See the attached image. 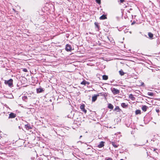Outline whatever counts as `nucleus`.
<instances>
[{"instance_id": "nucleus-1", "label": "nucleus", "mask_w": 160, "mask_h": 160, "mask_svg": "<svg viewBox=\"0 0 160 160\" xmlns=\"http://www.w3.org/2000/svg\"><path fill=\"white\" fill-rule=\"evenodd\" d=\"M13 80L12 79H10L8 80H5V84L8 86L9 87H11L13 85Z\"/></svg>"}, {"instance_id": "nucleus-2", "label": "nucleus", "mask_w": 160, "mask_h": 160, "mask_svg": "<svg viewBox=\"0 0 160 160\" xmlns=\"http://www.w3.org/2000/svg\"><path fill=\"white\" fill-rule=\"evenodd\" d=\"M112 92L114 95H116L119 93V90L114 88H111Z\"/></svg>"}, {"instance_id": "nucleus-3", "label": "nucleus", "mask_w": 160, "mask_h": 160, "mask_svg": "<svg viewBox=\"0 0 160 160\" xmlns=\"http://www.w3.org/2000/svg\"><path fill=\"white\" fill-rule=\"evenodd\" d=\"M65 49L67 51H69L72 50V48L71 45L68 44H67L66 45Z\"/></svg>"}, {"instance_id": "nucleus-4", "label": "nucleus", "mask_w": 160, "mask_h": 160, "mask_svg": "<svg viewBox=\"0 0 160 160\" xmlns=\"http://www.w3.org/2000/svg\"><path fill=\"white\" fill-rule=\"evenodd\" d=\"M85 105L83 104L81 105L80 108L85 113H86L87 112V110L85 109Z\"/></svg>"}, {"instance_id": "nucleus-5", "label": "nucleus", "mask_w": 160, "mask_h": 160, "mask_svg": "<svg viewBox=\"0 0 160 160\" xmlns=\"http://www.w3.org/2000/svg\"><path fill=\"white\" fill-rule=\"evenodd\" d=\"M16 114L13 113L12 112L11 113L9 114V116L8 117L9 118H14L16 117Z\"/></svg>"}, {"instance_id": "nucleus-6", "label": "nucleus", "mask_w": 160, "mask_h": 160, "mask_svg": "<svg viewBox=\"0 0 160 160\" xmlns=\"http://www.w3.org/2000/svg\"><path fill=\"white\" fill-rule=\"evenodd\" d=\"M99 96V95H94L92 98V101L95 102L97 99V97Z\"/></svg>"}, {"instance_id": "nucleus-7", "label": "nucleus", "mask_w": 160, "mask_h": 160, "mask_svg": "<svg viewBox=\"0 0 160 160\" xmlns=\"http://www.w3.org/2000/svg\"><path fill=\"white\" fill-rule=\"evenodd\" d=\"M105 142L103 141L101 142L98 145V147L99 148H101L102 147L104 146V143Z\"/></svg>"}, {"instance_id": "nucleus-8", "label": "nucleus", "mask_w": 160, "mask_h": 160, "mask_svg": "<svg viewBox=\"0 0 160 160\" xmlns=\"http://www.w3.org/2000/svg\"><path fill=\"white\" fill-rule=\"evenodd\" d=\"M148 108V107L146 106V105H144L142 106V110L144 112H145L146 111L147 109Z\"/></svg>"}, {"instance_id": "nucleus-9", "label": "nucleus", "mask_w": 160, "mask_h": 160, "mask_svg": "<svg viewBox=\"0 0 160 160\" xmlns=\"http://www.w3.org/2000/svg\"><path fill=\"white\" fill-rule=\"evenodd\" d=\"M25 128L26 129L28 130H29L32 128L29 125L27 124L25 125Z\"/></svg>"}, {"instance_id": "nucleus-10", "label": "nucleus", "mask_w": 160, "mask_h": 160, "mask_svg": "<svg viewBox=\"0 0 160 160\" xmlns=\"http://www.w3.org/2000/svg\"><path fill=\"white\" fill-rule=\"evenodd\" d=\"M43 91V90L42 88H38L37 89V93H40L42 92Z\"/></svg>"}, {"instance_id": "nucleus-11", "label": "nucleus", "mask_w": 160, "mask_h": 160, "mask_svg": "<svg viewBox=\"0 0 160 160\" xmlns=\"http://www.w3.org/2000/svg\"><path fill=\"white\" fill-rule=\"evenodd\" d=\"M99 18L100 20H103L106 18V17L105 15H103L100 17Z\"/></svg>"}, {"instance_id": "nucleus-12", "label": "nucleus", "mask_w": 160, "mask_h": 160, "mask_svg": "<svg viewBox=\"0 0 160 160\" xmlns=\"http://www.w3.org/2000/svg\"><path fill=\"white\" fill-rule=\"evenodd\" d=\"M148 35L151 39H152L153 37V34L151 32H148Z\"/></svg>"}, {"instance_id": "nucleus-13", "label": "nucleus", "mask_w": 160, "mask_h": 160, "mask_svg": "<svg viewBox=\"0 0 160 160\" xmlns=\"http://www.w3.org/2000/svg\"><path fill=\"white\" fill-rule=\"evenodd\" d=\"M108 76L106 75H104L102 76V79L104 80H107L108 79Z\"/></svg>"}, {"instance_id": "nucleus-14", "label": "nucleus", "mask_w": 160, "mask_h": 160, "mask_svg": "<svg viewBox=\"0 0 160 160\" xmlns=\"http://www.w3.org/2000/svg\"><path fill=\"white\" fill-rule=\"evenodd\" d=\"M108 107L109 108L111 109H112L113 108V105L110 103H109L108 104Z\"/></svg>"}, {"instance_id": "nucleus-15", "label": "nucleus", "mask_w": 160, "mask_h": 160, "mask_svg": "<svg viewBox=\"0 0 160 160\" xmlns=\"http://www.w3.org/2000/svg\"><path fill=\"white\" fill-rule=\"evenodd\" d=\"M136 114H141V111L139 110H137L135 111Z\"/></svg>"}, {"instance_id": "nucleus-16", "label": "nucleus", "mask_w": 160, "mask_h": 160, "mask_svg": "<svg viewBox=\"0 0 160 160\" xmlns=\"http://www.w3.org/2000/svg\"><path fill=\"white\" fill-rule=\"evenodd\" d=\"M112 146L114 147H115V148H117L118 146V145H116L115 144V143L113 142H112Z\"/></svg>"}, {"instance_id": "nucleus-17", "label": "nucleus", "mask_w": 160, "mask_h": 160, "mask_svg": "<svg viewBox=\"0 0 160 160\" xmlns=\"http://www.w3.org/2000/svg\"><path fill=\"white\" fill-rule=\"evenodd\" d=\"M148 94L150 96H152L153 95V92H149L148 93Z\"/></svg>"}, {"instance_id": "nucleus-18", "label": "nucleus", "mask_w": 160, "mask_h": 160, "mask_svg": "<svg viewBox=\"0 0 160 160\" xmlns=\"http://www.w3.org/2000/svg\"><path fill=\"white\" fill-rule=\"evenodd\" d=\"M119 74L121 75L122 76L124 75V73L123 72L122 70H121L119 71Z\"/></svg>"}, {"instance_id": "nucleus-19", "label": "nucleus", "mask_w": 160, "mask_h": 160, "mask_svg": "<svg viewBox=\"0 0 160 160\" xmlns=\"http://www.w3.org/2000/svg\"><path fill=\"white\" fill-rule=\"evenodd\" d=\"M115 111H117L118 110V112H119L120 110V109L119 108V107L118 106H116L115 108L114 109Z\"/></svg>"}, {"instance_id": "nucleus-20", "label": "nucleus", "mask_w": 160, "mask_h": 160, "mask_svg": "<svg viewBox=\"0 0 160 160\" xmlns=\"http://www.w3.org/2000/svg\"><path fill=\"white\" fill-rule=\"evenodd\" d=\"M121 106L123 108H125L127 107L126 104L124 103H122L121 104Z\"/></svg>"}, {"instance_id": "nucleus-21", "label": "nucleus", "mask_w": 160, "mask_h": 160, "mask_svg": "<svg viewBox=\"0 0 160 160\" xmlns=\"http://www.w3.org/2000/svg\"><path fill=\"white\" fill-rule=\"evenodd\" d=\"M140 84L138 85L139 86H143L144 85V83L143 82H140Z\"/></svg>"}, {"instance_id": "nucleus-22", "label": "nucleus", "mask_w": 160, "mask_h": 160, "mask_svg": "<svg viewBox=\"0 0 160 160\" xmlns=\"http://www.w3.org/2000/svg\"><path fill=\"white\" fill-rule=\"evenodd\" d=\"M27 98H28L26 96H24L22 98L23 100H27Z\"/></svg>"}, {"instance_id": "nucleus-23", "label": "nucleus", "mask_w": 160, "mask_h": 160, "mask_svg": "<svg viewBox=\"0 0 160 160\" xmlns=\"http://www.w3.org/2000/svg\"><path fill=\"white\" fill-rule=\"evenodd\" d=\"M105 160H112V159L110 158H106Z\"/></svg>"}, {"instance_id": "nucleus-24", "label": "nucleus", "mask_w": 160, "mask_h": 160, "mask_svg": "<svg viewBox=\"0 0 160 160\" xmlns=\"http://www.w3.org/2000/svg\"><path fill=\"white\" fill-rule=\"evenodd\" d=\"M129 97L131 99H132L133 98H134L133 95L132 94H130Z\"/></svg>"}, {"instance_id": "nucleus-25", "label": "nucleus", "mask_w": 160, "mask_h": 160, "mask_svg": "<svg viewBox=\"0 0 160 160\" xmlns=\"http://www.w3.org/2000/svg\"><path fill=\"white\" fill-rule=\"evenodd\" d=\"M98 4L100 3L101 2V0H96Z\"/></svg>"}, {"instance_id": "nucleus-26", "label": "nucleus", "mask_w": 160, "mask_h": 160, "mask_svg": "<svg viewBox=\"0 0 160 160\" xmlns=\"http://www.w3.org/2000/svg\"><path fill=\"white\" fill-rule=\"evenodd\" d=\"M23 71L25 72H28L27 69L26 68H24L23 69Z\"/></svg>"}, {"instance_id": "nucleus-27", "label": "nucleus", "mask_w": 160, "mask_h": 160, "mask_svg": "<svg viewBox=\"0 0 160 160\" xmlns=\"http://www.w3.org/2000/svg\"><path fill=\"white\" fill-rule=\"evenodd\" d=\"M158 150L156 148H154V151H155V152L158 154V152L157 150Z\"/></svg>"}, {"instance_id": "nucleus-28", "label": "nucleus", "mask_w": 160, "mask_h": 160, "mask_svg": "<svg viewBox=\"0 0 160 160\" xmlns=\"http://www.w3.org/2000/svg\"><path fill=\"white\" fill-rule=\"evenodd\" d=\"M156 112H158V113L159 112V109L158 108H157L156 109Z\"/></svg>"}, {"instance_id": "nucleus-29", "label": "nucleus", "mask_w": 160, "mask_h": 160, "mask_svg": "<svg viewBox=\"0 0 160 160\" xmlns=\"http://www.w3.org/2000/svg\"><path fill=\"white\" fill-rule=\"evenodd\" d=\"M95 24L97 27L98 28H99V26L98 25L96 22L95 23Z\"/></svg>"}, {"instance_id": "nucleus-30", "label": "nucleus", "mask_w": 160, "mask_h": 160, "mask_svg": "<svg viewBox=\"0 0 160 160\" xmlns=\"http://www.w3.org/2000/svg\"><path fill=\"white\" fill-rule=\"evenodd\" d=\"M81 84H83V85H85V82H84L83 81V82H81Z\"/></svg>"}, {"instance_id": "nucleus-31", "label": "nucleus", "mask_w": 160, "mask_h": 160, "mask_svg": "<svg viewBox=\"0 0 160 160\" xmlns=\"http://www.w3.org/2000/svg\"><path fill=\"white\" fill-rule=\"evenodd\" d=\"M125 0H120V1L121 3H123Z\"/></svg>"}, {"instance_id": "nucleus-32", "label": "nucleus", "mask_w": 160, "mask_h": 160, "mask_svg": "<svg viewBox=\"0 0 160 160\" xmlns=\"http://www.w3.org/2000/svg\"><path fill=\"white\" fill-rule=\"evenodd\" d=\"M82 137V136H81L80 137V138H81Z\"/></svg>"}, {"instance_id": "nucleus-33", "label": "nucleus", "mask_w": 160, "mask_h": 160, "mask_svg": "<svg viewBox=\"0 0 160 160\" xmlns=\"http://www.w3.org/2000/svg\"><path fill=\"white\" fill-rule=\"evenodd\" d=\"M120 160H124L123 159H121Z\"/></svg>"}]
</instances>
